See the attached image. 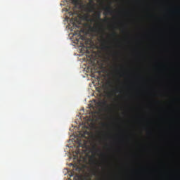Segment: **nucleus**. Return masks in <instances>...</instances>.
Segmentation results:
<instances>
[{"mask_svg":"<svg viewBox=\"0 0 180 180\" xmlns=\"http://www.w3.org/2000/svg\"><path fill=\"white\" fill-rule=\"evenodd\" d=\"M83 8H84V11H86L87 13H92L94 11L93 1H90L89 4H86V5H83Z\"/></svg>","mask_w":180,"mask_h":180,"instance_id":"nucleus-1","label":"nucleus"},{"mask_svg":"<svg viewBox=\"0 0 180 180\" xmlns=\"http://www.w3.org/2000/svg\"><path fill=\"white\" fill-rule=\"evenodd\" d=\"M103 10L105 11L103 13L104 15H108V14H113L114 13L111 6H105Z\"/></svg>","mask_w":180,"mask_h":180,"instance_id":"nucleus-2","label":"nucleus"},{"mask_svg":"<svg viewBox=\"0 0 180 180\" xmlns=\"http://www.w3.org/2000/svg\"><path fill=\"white\" fill-rule=\"evenodd\" d=\"M95 17L96 20H100V22H107L108 18H105V20H103V18H101V11H97L95 13Z\"/></svg>","mask_w":180,"mask_h":180,"instance_id":"nucleus-3","label":"nucleus"},{"mask_svg":"<svg viewBox=\"0 0 180 180\" xmlns=\"http://www.w3.org/2000/svg\"><path fill=\"white\" fill-rule=\"evenodd\" d=\"M102 49H110L109 46H106L105 39H103V44H102Z\"/></svg>","mask_w":180,"mask_h":180,"instance_id":"nucleus-4","label":"nucleus"},{"mask_svg":"<svg viewBox=\"0 0 180 180\" xmlns=\"http://www.w3.org/2000/svg\"><path fill=\"white\" fill-rule=\"evenodd\" d=\"M81 32L82 31H75L74 35H78V37H79V38H81V39H84V37H82L81 35Z\"/></svg>","mask_w":180,"mask_h":180,"instance_id":"nucleus-5","label":"nucleus"},{"mask_svg":"<svg viewBox=\"0 0 180 180\" xmlns=\"http://www.w3.org/2000/svg\"><path fill=\"white\" fill-rule=\"evenodd\" d=\"M93 30H95V32H99V30H101V27H98V26H95L93 27Z\"/></svg>","mask_w":180,"mask_h":180,"instance_id":"nucleus-6","label":"nucleus"},{"mask_svg":"<svg viewBox=\"0 0 180 180\" xmlns=\"http://www.w3.org/2000/svg\"><path fill=\"white\" fill-rule=\"evenodd\" d=\"M79 146H82V147L86 146V144H82V141H79Z\"/></svg>","mask_w":180,"mask_h":180,"instance_id":"nucleus-7","label":"nucleus"},{"mask_svg":"<svg viewBox=\"0 0 180 180\" xmlns=\"http://www.w3.org/2000/svg\"><path fill=\"white\" fill-rule=\"evenodd\" d=\"M112 35L113 37H116L117 34H116V32H113V33L112 34Z\"/></svg>","mask_w":180,"mask_h":180,"instance_id":"nucleus-8","label":"nucleus"},{"mask_svg":"<svg viewBox=\"0 0 180 180\" xmlns=\"http://www.w3.org/2000/svg\"><path fill=\"white\" fill-rule=\"evenodd\" d=\"M73 2H75V4H77L79 2V0H73Z\"/></svg>","mask_w":180,"mask_h":180,"instance_id":"nucleus-9","label":"nucleus"},{"mask_svg":"<svg viewBox=\"0 0 180 180\" xmlns=\"http://www.w3.org/2000/svg\"><path fill=\"white\" fill-rule=\"evenodd\" d=\"M76 153H80V150H77Z\"/></svg>","mask_w":180,"mask_h":180,"instance_id":"nucleus-10","label":"nucleus"},{"mask_svg":"<svg viewBox=\"0 0 180 180\" xmlns=\"http://www.w3.org/2000/svg\"><path fill=\"white\" fill-rule=\"evenodd\" d=\"M75 20H76V21H77V20H78V18H77V17H76V18H75Z\"/></svg>","mask_w":180,"mask_h":180,"instance_id":"nucleus-11","label":"nucleus"},{"mask_svg":"<svg viewBox=\"0 0 180 180\" xmlns=\"http://www.w3.org/2000/svg\"><path fill=\"white\" fill-rule=\"evenodd\" d=\"M77 42H79L80 39H77Z\"/></svg>","mask_w":180,"mask_h":180,"instance_id":"nucleus-12","label":"nucleus"},{"mask_svg":"<svg viewBox=\"0 0 180 180\" xmlns=\"http://www.w3.org/2000/svg\"><path fill=\"white\" fill-rule=\"evenodd\" d=\"M94 149H96V148L95 147V146H94Z\"/></svg>","mask_w":180,"mask_h":180,"instance_id":"nucleus-13","label":"nucleus"},{"mask_svg":"<svg viewBox=\"0 0 180 180\" xmlns=\"http://www.w3.org/2000/svg\"><path fill=\"white\" fill-rule=\"evenodd\" d=\"M111 94H109L108 96H110Z\"/></svg>","mask_w":180,"mask_h":180,"instance_id":"nucleus-14","label":"nucleus"},{"mask_svg":"<svg viewBox=\"0 0 180 180\" xmlns=\"http://www.w3.org/2000/svg\"><path fill=\"white\" fill-rule=\"evenodd\" d=\"M90 22H91V18H90Z\"/></svg>","mask_w":180,"mask_h":180,"instance_id":"nucleus-15","label":"nucleus"}]
</instances>
